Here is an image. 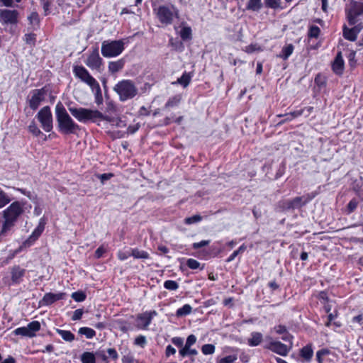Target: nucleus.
Listing matches in <instances>:
<instances>
[{
	"label": "nucleus",
	"instance_id": "a19ab883",
	"mask_svg": "<svg viewBox=\"0 0 363 363\" xmlns=\"http://www.w3.org/2000/svg\"><path fill=\"white\" fill-rule=\"evenodd\" d=\"M180 37L183 40H191L192 38V30L189 26L183 27L180 30Z\"/></svg>",
	"mask_w": 363,
	"mask_h": 363
},
{
	"label": "nucleus",
	"instance_id": "774afa93",
	"mask_svg": "<svg viewBox=\"0 0 363 363\" xmlns=\"http://www.w3.org/2000/svg\"><path fill=\"white\" fill-rule=\"evenodd\" d=\"M286 166L284 162H282L277 169L276 174H275V179H279L281 177H282L285 173Z\"/></svg>",
	"mask_w": 363,
	"mask_h": 363
},
{
	"label": "nucleus",
	"instance_id": "7c9ffc66",
	"mask_svg": "<svg viewBox=\"0 0 363 363\" xmlns=\"http://www.w3.org/2000/svg\"><path fill=\"white\" fill-rule=\"evenodd\" d=\"M193 75V72H184L182 75L177 79V83L184 87H186L190 84Z\"/></svg>",
	"mask_w": 363,
	"mask_h": 363
},
{
	"label": "nucleus",
	"instance_id": "6e6d98bb",
	"mask_svg": "<svg viewBox=\"0 0 363 363\" xmlns=\"http://www.w3.org/2000/svg\"><path fill=\"white\" fill-rule=\"evenodd\" d=\"M40 4L43 6L44 11V16H48L50 13V6L51 1L50 0H40Z\"/></svg>",
	"mask_w": 363,
	"mask_h": 363
},
{
	"label": "nucleus",
	"instance_id": "5701e85b",
	"mask_svg": "<svg viewBox=\"0 0 363 363\" xmlns=\"http://www.w3.org/2000/svg\"><path fill=\"white\" fill-rule=\"evenodd\" d=\"M313 111V106H306V107H304V108H301L299 110L291 111L290 113H285V114H279L277 116L278 117H281V116H292L293 118H298V117L302 116L303 114H304L306 112V113L305 114V116L308 117V116H309L311 114V113Z\"/></svg>",
	"mask_w": 363,
	"mask_h": 363
},
{
	"label": "nucleus",
	"instance_id": "aec40b11",
	"mask_svg": "<svg viewBox=\"0 0 363 363\" xmlns=\"http://www.w3.org/2000/svg\"><path fill=\"white\" fill-rule=\"evenodd\" d=\"M345 68V62L342 57V52H337L333 63L332 70L337 75H342Z\"/></svg>",
	"mask_w": 363,
	"mask_h": 363
},
{
	"label": "nucleus",
	"instance_id": "864d4df0",
	"mask_svg": "<svg viewBox=\"0 0 363 363\" xmlns=\"http://www.w3.org/2000/svg\"><path fill=\"white\" fill-rule=\"evenodd\" d=\"M24 40L27 44L35 45L36 42V34L33 33L25 34Z\"/></svg>",
	"mask_w": 363,
	"mask_h": 363
},
{
	"label": "nucleus",
	"instance_id": "49530a36",
	"mask_svg": "<svg viewBox=\"0 0 363 363\" xmlns=\"http://www.w3.org/2000/svg\"><path fill=\"white\" fill-rule=\"evenodd\" d=\"M281 0H264V6L267 9H277L280 8Z\"/></svg>",
	"mask_w": 363,
	"mask_h": 363
},
{
	"label": "nucleus",
	"instance_id": "393cba45",
	"mask_svg": "<svg viewBox=\"0 0 363 363\" xmlns=\"http://www.w3.org/2000/svg\"><path fill=\"white\" fill-rule=\"evenodd\" d=\"M263 339L262 334L259 332H252L247 340V344L250 347H256L260 345Z\"/></svg>",
	"mask_w": 363,
	"mask_h": 363
},
{
	"label": "nucleus",
	"instance_id": "13d9d810",
	"mask_svg": "<svg viewBox=\"0 0 363 363\" xmlns=\"http://www.w3.org/2000/svg\"><path fill=\"white\" fill-rule=\"evenodd\" d=\"M278 207L281 211L291 210L289 200H282L279 201Z\"/></svg>",
	"mask_w": 363,
	"mask_h": 363
},
{
	"label": "nucleus",
	"instance_id": "cd10ccee",
	"mask_svg": "<svg viewBox=\"0 0 363 363\" xmlns=\"http://www.w3.org/2000/svg\"><path fill=\"white\" fill-rule=\"evenodd\" d=\"M294 50V46L292 44H287L282 48L280 53L277 55V57L286 60L292 55Z\"/></svg>",
	"mask_w": 363,
	"mask_h": 363
},
{
	"label": "nucleus",
	"instance_id": "58836bf2",
	"mask_svg": "<svg viewBox=\"0 0 363 363\" xmlns=\"http://www.w3.org/2000/svg\"><path fill=\"white\" fill-rule=\"evenodd\" d=\"M28 20L29 21V24L33 26V27H39L40 26V16L39 14L36 11L32 12L28 17Z\"/></svg>",
	"mask_w": 363,
	"mask_h": 363
},
{
	"label": "nucleus",
	"instance_id": "3c124183",
	"mask_svg": "<svg viewBox=\"0 0 363 363\" xmlns=\"http://www.w3.org/2000/svg\"><path fill=\"white\" fill-rule=\"evenodd\" d=\"M358 201L357 199L354 198L350 201L348 204L347 205L346 211L347 214H350L353 213L357 208Z\"/></svg>",
	"mask_w": 363,
	"mask_h": 363
},
{
	"label": "nucleus",
	"instance_id": "6e6552de",
	"mask_svg": "<svg viewBox=\"0 0 363 363\" xmlns=\"http://www.w3.org/2000/svg\"><path fill=\"white\" fill-rule=\"evenodd\" d=\"M48 91L49 89L47 85L40 89H35L30 91V94L27 97V103L32 111H35L39 108L41 103L45 101V96Z\"/></svg>",
	"mask_w": 363,
	"mask_h": 363
},
{
	"label": "nucleus",
	"instance_id": "0e129e2a",
	"mask_svg": "<svg viewBox=\"0 0 363 363\" xmlns=\"http://www.w3.org/2000/svg\"><path fill=\"white\" fill-rule=\"evenodd\" d=\"M131 256V252L118 250L117 252V257L120 261H124Z\"/></svg>",
	"mask_w": 363,
	"mask_h": 363
},
{
	"label": "nucleus",
	"instance_id": "2eb2a0df",
	"mask_svg": "<svg viewBox=\"0 0 363 363\" xmlns=\"http://www.w3.org/2000/svg\"><path fill=\"white\" fill-rule=\"evenodd\" d=\"M352 26V27L350 28L344 24L342 26V35L345 39L354 42L357 40L358 34L363 28V23Z\"/></svg>",
	"mask_w": 363,
	"mask_h": 363
},
{
	"label": "nucleus",
	"instance_id": "c9c22d12",
	"mask_svg": "<svg viewBox=\"0 0 363 363\" xmlns=\"http://www.w3.org/2000/svg\"><path fill=\"white\" fill-rule=\"evenodd\" d=\"M108 251V244H101L94 252V257L95 259H101Z\"/></svg>",
	"mask_w": 363,
	"mask_h": 363
},
{
	"label": "nucleus",
	"instance_id": "f8f14e48",
	"mask_svg": "<svg viewBox=\"0 0 363 363\" xmlns=\"http://www.w3.org/2000/svg\"><path fill=\"white\" fill-rule=\"evenodd\" d=\"M157 315V313L155 310L138 313L136 315L137 328L140 330H147L148 326L151 324L153 318Z\"/></svg>",
	"mask_w": 363,
	"mask_h": 363
},
{
	"label": "nucleus",
	"instance_id": "1a4fd4ad",
	"mask_svg": "<svg viewBox=\"0 0 363 363\" xmlns=\"http://www.w3.org/2000/svg\"><path fill=\"white\" fill-rule=\"evenodd\" d=\"M363 16V2H354L346 10V18L350 26H356L360 23V16Z\"/></svg>",
	"mask_w": 363,
	"mask_h": 363
},
{
	"label": "nucleus",
	"instance_id": "69168bd1",
	"mask_svg": "<svg viewBox=\"0 0 363 363\" xmlns=\"http://www.w3.org/2000/svg\"><path fill=\"white\" fill-rule=\"evenodd\" d=\"M108 356V357L114 362L118 359V354L115 348H108L106 350Z\"/></svg>",
	"mask_w": 363,
	"mask_h": 363
},
{
	"label": "nucleus",
	"instance_id": "f03ea898",
	"mask_svg": "<svg viewBox=\"0 0 363 363\" xmlns=\"http://www.w3.org/2000/svg\"><path fill=\"white\" fill-rule=\"evenodd\" d=\"M163 0H152L151 5L153 13L162 26H170L174 18H178L179 11L172 4L169 5H160Z\"/></svg>",
	"mask_w": 363,
	"mask_h": 363
},
{
	"label": "nucleus",
	"instance_id": "79ce46f5",
	"mask_svg": "<svg viewBox=\"0 0 363 363\" xmlns=\"http://www.w3.org/2000/svg\"><path fill=\"white\" fill-rule=\"evenodd\" d=\"M45 223L40 220L38 225L34 229V230L31 233L32 237L38 240L45 230Z\"/></svg>",
	"mask_w": 363,
	"mask_h": 363
},
{
	"label": "nucleus",
	"instance_id": "412c9836",
	"mask_svg": "<svg viewBox=\"0 0 363 363\" xmlns=\"http://www.w3.org/2000/svg\"><path fill=\"white\" fill-rule=\"evenodd\" d=\"M26 269L21 268L19 265L13 266L11 269V279L13 284H20L23 277L25 276Z\"/></svg>",
	"mask_w": 363,
	"mask_h": 363
},
{
	"label": "nucleus",
	"instance_id": "052dcab7",
	"mask_svg": "<svg viewBox=\"0 0 363 363\" xmlns=\"http://www.w3.org/2000/svg\"><path fill=\"white\" fill-rule=\"evenodd\" d=\"M122 363H137L133 354L130 352L128 354L123 355L121 359Z\"/></svg>",
	"mask_w": 363,
	"mask_h": 363
},
{
	"label": "nucleus",
	"instance_id": "8fccbe9b",
	"mask_svg": "<svg viewBox=\"0 0 363 363\" xmlns=\"http://www.w3.org/2000/svg\"><path fill=\"white\" fill-rule=\"evenodd\" d=\"M10 201L11 199L7 194L0 189V208L6 206Z\"/></svg>",
	"mask_w": 363,
	"mask_h": 363
},
{
	"label": "nucleus",
	"instance_id": "c756f323",
	"mask_svg": "<svg viewBox=\"0 0 363 363\" xmlns=\"http://www.w3.org/2000/svg\"><path fill=\"white\" fill-rule=\"evenodd\" d=\"M321 34L320 28L315 25H310L307 32L308 39H318Z\"/></svg>",
	"mask_w": 363,
	"mask_h": 363
},
{
	"label": "nucleus",
	"instance_id": "20e7f679",
	"mask_svg": "<svg viewBox=\"0 0 363 363\" xmlns=\"http://www.w3.org/2000/svg\"><path fill=\"white\" fill-rule=\"evenodd\" d=\"M23 213V203L20 201H14L4 211V221L2 225L1 234H4L15 225L18 217Z\"/></svg>",
	"mask_w": 363,
	"mask_h": 363
},
{
	"label": "nucleus",
	"instance_id": "b1692460",
	"mask_svg": "<svg viewBox=\"0 0 363 363\" xmlns=\"http://www.w3.org/2000/svg\"><path fill=\"white\" fill-rule=\"evenodd\" d=\"M125 61L123 58H121L116 61H110L108 64V72L114 74L124 68Z\"/></svg>",
	"mask_w": 363,
	"mask_h": 363
},
{
	"label": "nucleus",
	"instance_id": "4be33fe9",
	"mask_svg": "<svg viewBox=\"0 0 363 363\" xmlns=\"http://www.w3.org/2000/svg\"><path fill=\"white\" fill-rule=\"evenodd\" d=\"M171 342L176 347L179 348V354L181 358L188 357V347L184 345V339L181 337H174L171 339Z\"/></svg>",
	"mask_w": 363,
	"mask_h": 363
},
{
	"label": "nucleus",
	"instance_id": "9b49d317",
	"mask_svg": "<svg viewBox=\"0 0 363 363\" xmlns=\"http://www.w3.org/2000/svg\"><path fill=\"white\" fill-rule=\"evenodd\" d=\"M40 323L38 320H33L29 323L27 327H20L13 331L15 335H21L23 337H33L36 333L40 330Z\"/></svg>",
	"mask_w": 363,
	"mask_h": 363
},
{
	"label": "nucleus",
	"instance_id": "ddd939ff",
	"mask_svg": "<svg viewBox=\"0 0 363 363\" xmlns=\"http://www.w3.org/2000/svg\"><path fill=\"white\" fill-rule=\"evenodd\" d=\"M336 359L335 352L327 347L321 348L315 353L317 363H335Z\"/></svg>",
	"mask_w": 363,
	"mask_h": 363
},
{
	"label": "nucleus",
	"instance_id": "4c0bfd02",
	"mask_svg": "<svg viewBox=\"0 0 363 363\" xmlns=\"http://www.w3.org/2000/svg\"><path fill=\"white\" fill-rule=\"evenodd\" d=\"M186 266L191 269L203 270L204 265L201 266V263L195 259L189 258L186 260Z\"/></svg>",
	"mask_w": 363,
	"mask_h": 363
},
{
	"label": "nucleus",
	"instance_id": "a18cd8bd",
	"mask_svg": "<svg viewBox=\"0 0 363 363\" xmlns=\"http://www.w3.org/2000/svg\"><path fill=\"white\" fill-rule=\"evenodd\" d=\"M71 296L77 302H82L86 298V293L81 290L73 292Z\"/></svg>",
	"mask_w": 363,
	"mask_h": 363
},
{
	"label": "nucleus",
	"instance_id": "f3484780",
	"mask_svg": "<svg viewBox=\"0 0 363 363\" xmlns=\"http://www.w3.org/2000/svg\"><path fill=\"white\" fill-rule=\"evenodd\" d=\"M313 344L308 342L298 351V357L301 362L310 363L313 357Z\"/></svg>",
	"mask_w": 363,
	"mask_h": 363
},
{
	"label": "nucleus",
	"instance_id": "c85d7f7f",
	"mask_svg": "<svg viewBox=\"0 0 363 363\" xmlns=\"http://www.w3.org/2000/svg\"><path fill=\"white\" fill-rule=\"evenodd\" d=\"M130 251H131V256L135 259H147L150 258V254L147 251L137 247L130 248Z\"/></svg>",
	"mask_w": 363,
	"mask_h": 363
},
{
	"label": "nucleus",
	"instance_id": "bb28decb",
	"mask_svg": "<svg viewBox=\"0 0 363 363\" xmlns=\"http://www.w3.org/2000/svg\"><path fill=\"white\" fill-rule=\"evenodd\" d=\"M182 100V94H176L168 99L167 101L164 106V109H169L174 107H177L179 105Z\"/></svg>",
	"mask_w": 363,
	"mask_h": 363
},
{
	"label": "nucleus",
	"instance_id": "09e8293b",
	"mask_svg": "<svg viewBox=\"0 0 363 363\" xmlns=\"http://www.w3.org/2000/svg\"><path fill=\"white\" fill-rule=\"evenodd\" d=\"M164 287L169 291H176L179 289V284L174 280H166L164 282Z\"/></svg>",
	"mask_w": 363,
	"mask_h": 363
},
{
	"label": "nucleus",
	"instance_id": "e433bc0d",
	"mask_svg": "<svg viewBox=\"0 0 363 363\" xmlns=\"http://www.w3.org/2000/svg\"><path fill=\"white\" fill-rule=\"evenodd\" d=\"M262 7L261 0H249L247 4V9L252 11H259Z\"/></svg>",
	"mask_w": 363,
	"mask_h": 363
},
{
	"label": "nucleus",
	"instance_id": "9d476101",
	"mask_svg": "<svg viewBox=\"0 0 363 363\" xmlns=\"http://www.w3.org/2000/svg\"><path fill=\"white\" fill-rule=\"evenodd\" d=\"M41 127L45 132H50L53 128L52 114L50 106L43 107L36 116Z\"/></svg>",
	"mask_w": 363,
	"mask_h": 363
},
{
	"label": "nucleus",
	"instance_id": "603ef678",
	"mask_svg": "<svg viewBox=\"0 0 363 363\" xmlns=\"http://www.w3.org/2000/svg\"><path fill=\"white\" fill-rule=\"evenodd\" d=\"M203 219L202 216L196 214L190 217H187L184 219V223L186 225H191L201 221Z\"/></svg>",
	"mask_w": 363,
	"mask_h": 363
},
{
	"label": "nucleus",
	"instance_id": "bf43d9fd",
	"mask_svg": "<svg viewBox=\"0 0 363 363\" xmlns=\"http://www.w3.org/2000/svg\"><path fill=\"white\" fill-rule=\"evenodd\" d=\"M96 177L100 179L101 182L104 184L106 181L111 179L114 177L113 173H104V174H96Z\"/></svg>",
	"mask_w": 363,
	"mask_h": 363
},
{
	"label": "nucleus",
	"instance_id": "a211bd4d",
	"mask_svg": "<svg viewBox=\"0 0 363 363\" xmlns=\"http://www.w3.org/2000/svg\"><path fill=\"white\" fill-rule=\"evenodd\" d=\"M66 295L65 292L57 294H53L52 292L45 293L43 298L39 301V304L40 306H50L57 301L64 299Z\"/></svg>",
	"mask_w": 363,
	"mask_h": 363
},
{
	"label": "nucleus",
	"instance_id": "f704fd0d",
	"mask_svg": "<svg viewBox=\"0 0 363 363\" xmlns=\"http://www.w3.org/2000/svg\"><path fill=\"white\" fill-rule=\"evenodd\" d=\"M79 334L84 335L87 339H92L96 336V331L89 327H82L78 330Z\"/></svg>",
	"mask_w": 363,
	"mask_h": 363
},
{
	"label": "nucleus",
	"instance_id": "e2e57ef3",
	"mask_svg": "<svg viewBox=\"0 0 363 363\" xmlns=\"http://www.w3.org/2000/svg\"><path fill=\"white\" fill-rule=\"evenodd\" d=\"M196 340L197 337H196V335L194 334H191L187 337L186 342L184 345L186 347H191L196 342Z\"/></svg>",
	"mask_w": 363,
	"mask_h": 363
},
{
	"label": "nucleus",
	"instance_id": "5fc2aeb1",
	"mask_svg": "<svg viewBox=\"0 0 363 363\" xmlns=\"http://www.w3.org/2000/svg\"><path fill=\"white\" fill-rule=\"evenodd\" d=\"M262 49L260 46H259L257 44H253L251 43L250 45L245 46L243 49V51L246 53L251 54L255 51H261Z\"/></svg>",
	"mask_w": 363,
	"mask_h": 363
},
{
	"label": "nucleus",
	"instance_id": "39448f33",
	"mask_svg": "<svg viewBox=\"0 0 363 363\" xmlns=\"http://www.w3.org/2000/svg\"><path fill=\"white\" fill-rule=\"evenodd\" d=\"M113 90L119 96L121 101L133 99L138 93L135 84L130 79H122L114 86Z\"/></svg>",
	"mask_w": 363,
	"mask_h": 363
},
{
	"label": "nucleus",
	"instance_id": "37998d69",
	"mask_svg": "<svg viewBox=\"0 0 363 363\" xmlns=\"http://www.w3.org/2000/svg\"><path fill=\"white\" fill-rule=\"evenodd\" d=\"M316 298L320 301V304L323 306L330 303V298L328 296V294L326 291H320L316 296Z\"/></svg>",
	"mask_w": 363,
	"mask_h": 363
},
{
	"label": "nucleus",
	"instance_id": "4468645a",
	"mask_svg": "<svg viewBox=\"0 0 363 363\" xmlns=\"http://www.w3.org/2000/svg\"><path fill=\"white\" fill-rule=\"evenodd\" d=\"M85 64L91 69L100 71L104 64L103 59L100 57L98 48L94 49L87 57Z\"/></svg>",
	"mask_w": 363,
	"mask_h": 363
},
{
	"label": "nucleus",
	"instance_id": "4d7b16f0",
	"mask_svg": "<svg viewBox=\"0 0 363 363\" xmlns=\"http://www.w3.org/2000/svg\"><path fill=\"white\" fill-rule=\"evenodd\" d=\"M37 240L32 237V235H30L24 242H23L22 245L20 247V250L23 248H28L32 246Z\"/></svg>",
	"mask_w": 363,
	"mask_h": 363
},
{
	"label": "nucleus",
	"instance_id": "72a5a7b5",
	"mask_svg": "<svg viewBox=\"0 0 363 363\" xmlns=\"http://www.w3.org/2000/svg\"><path fill=\"white\" fill-rule=\"evenodd\" d=\"M192 311V307L189 304H184L176 311V316L181 318L189 315Z\"/></svg>",
	"mask_w": 363,
	"mask_h": 363
},
{
	"label": "nucleus",
	"instance_id": "423d86ee",
	"mask_svg": "<svg viewBox=\"0 0 363 363\" xmlns=\"http://www.w3.org/2000/svg\"><path fill=\"white\" fill-rule=\"evenodd\" d=\"M125 50V43L123 39L114 40H104L101 43V52L106 58L116 57Z\"/></svg>",
	"mask_w": 363,
	"mask_h": 363
},
{
	"label": "nucleus",
	"instance_id": "2f4dec72",
	"mask_svg": "<svg viewBox=\"0 0 363 363\" xmlns=\"http://www.w3.org/2000/svg\"><path fill=\"white\" fill-rule=\"evenodd\" d=\"M56 333L66 342H71L75 339L74 335L69 330L57 328Z\"/></svg>",
	"mask_w": 363,
	"mask_h": 363
},
{
	"label": "nucleus",
	"instance_id": "dca6fc26",
	"mask_svg": "<svg viewBox=\"0 0 363 363\" xmlns=\"http://www.w3.org/2000/svg\"><path fill=\"white\" fill-rule=\"evenodd\" d=\"M264 348L283 357H286L289 352L287 345L280 341L271 340Z\"/></svg>",
	"mask_w": 363,
	"mask_h": 363
},
{
	"label": "nucleus",
	"instance_id": "f257e3e1",
	"mask_svg": "<svg viewBox=\"0 0 363 363\" xmlns=\"http://www.w3.org/2000/svg\"><path fill=\"white\" fill-rule=\"evenodd\" d=\"M55 116L57 128L62 135H78L81 130V126L77 124L69 115L61 101L55 106Z\"/></svg>",
	"mask_w": 363,
	"mask_h": 363
},
{
	"label": "nucleus",
	"instance_id": "7ed1b4c3",
	"mask_svg": "<svg viewBox=\"0 0 363 363\" xmlns=\"http://www.w3.org/2000/svg\"><path fill=\"white\" fill-rule=\"evenodd\" d=\"M68 110L72 116L81 123H96L97 121L107 120L106 117L97 109L69 106Z\"/></svg>",
	"mask_w": 363,
	"mask_h": 363
},
{
	"label": "nucleus",
	"instance_id": "0eeeda50",
	"mask_svg": "<svg viewBox=\"0 0 363 363\" xmlns=\"http://www.w3.org/2000/svg\"><path fill=\"white\" fill-rule=\"evenodd\" d=\"M73 73L75 77L79 79L82 82L89 85L92 90H96L101 97V87L96 79L93 77L89 71L82 65H75L73 67ZM102 100V98H101Z\"/></svg>",
	"mask_w": 363,
	"mask_h": 363
},
{
	"label": "nucleus",
	"instance_id": "338daca9",
	"mask_svg": "<svg viewBox=\"0 0 363 363\" xmlns=\"http://www.w3.org/2000/svg\"><path fill=\"white\" fill-rule=\"evenodd\" d=\"M176 349L172 346L171 345H168L164 351L166 358H169V357L174 355L176 354Z\"/></svg>",
	"mask_w": 363,
	"mask_h": 363
},
{
	"label": "nucleus",
	"instance_id": "a878e982",
	"mask_svg": "<svg viewBox=\"0 0 363 363\" xmlns=\"http://www.w3.org/2000/svg\"><path fill=\"white\" fill-rule=\"evenodd\" d=\"M303 196H296L292 199H289L291 209L300 208L311 200V199L303 200Z\"/></svg>",
	"mask_w": 363,
	"mask_h": 363
},
{
	"label": "nucleus",
	"instance_id": "6ab92c4d",
	"mask_svg": "<svg viewBox=\"0 0 363 363\" xmlns=\"http://www.w3.org/2000/svg\"><path fill=\"white\" fill-rule=\"evenodd\" d=\"M18 12L16 10L4 9L0 13L1 20L6 24H16L18 22Z\"/></svg>",
	"mask_w": 363,
	"mask_h": 363
},
{
	"label": "nucleus",
	"instance_id": "ea45409f",
	"mask_svg": "<svg viewBox=\"0 0 363 363\" xmlns=\"http://www.w3.org/2000/svg\"><path fill=\"white\" fill-rule=\"evenodd\" d=\"M28 131L33 134L34 136H38L40 135H43L45 136L44 140H47V136L45 135L41 130L38 128L37 125L34 121H32L28 127Z\"/></svg>",
	"mask_w": 363,
	"mask_h": 363
},
{
	"label": "nucleus",
	"instance_id": "680f3d73",
	"mask_svg": "<svg viewBox=\"0 0 363 363\" xmlns=\"http://www.w3.org/2000/svg\"><path fill=\"white\" fill-rule=\"evenodd\" d=\"M237 355H228L221 358L218 363H234L237 360Z\"/></svg>",
	"mask_w": 363,
	"mask_h": 363
},
{
	"label": "nucleus",
	"instance_id": "473e14b6",
	"mask_svg": "<svg viewBox=\"0 0 363 363\" xmlns=\"http://www.w3.org/2000/svg\"><path fill=\"white\" fill-rule=\"evenodd\" d=\"M82 363H96V357L92 352H84L80 356Z\"/></svg>",
	"mask_w": 363,
	"mask_h": 363
},
{
	"label": "nucleus",
	"instance_id": "de8ad7c7",
	"mask_svg": "<svg viewBox=\"0 0 363 363\" xmlns=\"http://www.w3.org/2000/svg\"><path fill=\"white\" fill-rule=\"evenodd\" d=\"M216 351V347L213 344H205L201 347V352L204 355L213 354Z\"/></svg>",
	"mask_w": 363,
	"mask_h": 363
},
{
	"label": "nucleus",
	"instance_id": "c03bdc74",
	"mask_svg": "<svg viewBox=\"0 0 363 363\" xmlns=\"http://www.w3.org/2000/svg\"><path fill=\"white\" fill-rule=\"evenodd\" d=\"M147 338L143 335H138L133 341L134 345L138 346L141 348H145L147 345Z\"/></svg>",
	"mask_w": 363,
	"mask_h": 363
}]
</instances>
